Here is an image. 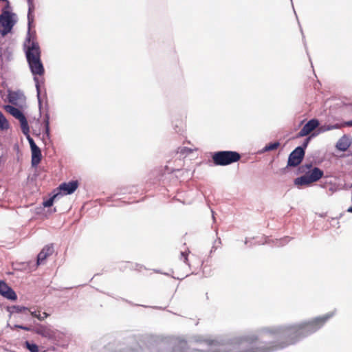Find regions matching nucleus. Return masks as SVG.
Returning <instances> with one entry per match:
<instances>
[{"label": "nucleus", "mask_w": 352, "mask_h": 352, "mask_svg": "<svg viewBox=\"0 0 352 352\" xmlns=\"http://www.w3.org/2000/svg\"><path fill=\"white\" fill-rule=\"evenodd\" d=\"M350 146V143L346 138H342L339 140L336 144V148L342 151H346Z\"/></svg>", "instance_id": "nucleus-14"}, {"label": "nucleus", "mask_w": 352, "mask_h": 352, "mask_svg": "<svg viewBox=\"0 0 352 352\" xmlns=\"http://www.w3.org/2000/svg\"><path fill=\"white\" fill-rule=\"evenodd\" d=\"M31 315L33 317L38 318L39 320H43L49 316V314L46 312L41 314L40 311H31Z\"/></svg>", "instance_id": "nucleus-17"}, {"label": "nucleus", "mask_w": 352, "mask_h": 352, "mask_svg": "<svg viewBox=\"0 0 352 352\" xmlns=\"http://www.w3.org/2000/svg\"><path fill=\"white\" fill-rule=\"evenodd\" d=\"M181 256L184 262L186 263L188 261V254L186 252H182Z\"/></svg>", "instance_id": "nucleus-24"}, {"label": "nucleus", "mask_w": 352, "mask_h": 352, "mask_svg": "<svg viewBox=\"0 0 352 352\" xmlns=\"http://www.w3.org/2000/svg\"><path fill=\"white\" fill-rule=\"evenodd\" d=\"M349 212H352V206L349 207L347 210Z\"/></svg>", "instance_id": "nucleus-28"}, {"label": "nucleus", "mask_w": 352, "mask_h": 352, "mask_svg": "<svg viewBox=\"0 0 352 352\" xmlns=\"http://www.w3.org/2000/svg\"><path fill=\"white\" fill-rule=\"evenodd\" d=\"M19 120L20 124H21V127L22 132L25 135H28V133L30 132V129H29V125H28V121H27V119H26L25 116H23Z\"/></svg>", "instance_id": "nucleus-15"}, {"label": "nucleus", "mask_w": 352, "mask_h": 352, "mask_svg": "<svg viewBox=\"0 0 352 352\" xmlns=\"http://www.w3.org/2000/svg\"><path fill=\"white\" fill-rule=\"evenodd\" d=\"M0 294L9 300H16L17 296L13 289L4 281H0Z\"/></svg>", "instance_id": "nucleus-10"}, {"label": "nucleus", "mask_w": 352, "mask_h": 352, "mask_svg": "<svg viewBox=\"0 0 352 352\" xmlns=\"http://www.w3.org/2000/svg\"><path fill=\"white\" fill-rule=\"evenodd\" d=\"M31 151H32V165L33 166H36L41 162V157H42L41 151L38 146L32 148Z\"/></svg>", "instance_id": "nucleus-12"}, {"label": "nucleus", "mask_w": 352, "mask_h": 352, "mask_svg": "<svg viewBox=\"0 0 352 352\" xmlns=\"http://www.w3.org/2000/svg\"><path fill=\"white\" fill-rule=\"evenodd\" d=\"M21 310L27 311V310H28V309H27L26 307H22V308L20 309V311H21Z\"/></svg>", "instance_id": "nucleus-29"}, {"label": "nucleus", "mask_w": 352, "mask_h": 352, "mask_svg": "<svg viewBox=\"0 0 352 352\" xmlns=\"http://www.w3.org/2000/svg\"><path fill=\"white\" fill-rule=\"evenodd\" d=\"M58 196V194L54 195L52 197L43 202L45 207H50L53 205L54 200Z\"/></svg>", "instance_id": "nucleus-21"}, {"label": "nucleus", "mask_w": 352, "mask_h": 352, "mask_svg": "<svg viewBox=\"0 0 352 352\" xmlns=\"http://www.w3.org/2000/svg\"><path fill=\"white\" fill-rule=\"evenodd\" d=\"M24 45L27 61L32 74L43 76L45 69L41 59V51L38 42L29 36Z\"/></svg>", "instance_id": "nucleus-2"}, {"label": "nucleus", "mask_w": 352, "mask_h": 352, "mask_svg": "<svg viewBox=\"0 0 352 352\" xmlns=\"http://www.w3.org/2000/svg\"><path fill=\"white\" fill-rule=\"evenodd\" d=\"M15 21L13 19V14L8 10H3L0 15V33L5 36L11 32Z\"/></svg>", "instance_id": "nucleus-5"}, {"label": "nucleus", "mask_w": 352, "mask_h": 352, "mask_svg": "<svg viewBox=\"0 0 352 352\" xmlns=\"http://www.w3.org/2000/svg\"><path fill=\"white\" fill-rule=\"evenodd\" d=\"M280 146V143L278 142H272V143H270L268 144H267L264 148H263V151H273V150H276Z\"/></svg>", "instance_id": "nucleus-18"}, {"label": "nucleus", "mask_w": 352, "mask_h": 352, "mask_svg": "<svg viewBox=\"0 0 352 352\" xmlns=\"http://www.w3.org/2000/svg\"><path fill=\"white\" fill-rule=\"evenodd\" d=\"M49 120H50L49 116L47 114H46L45 116V118H44L46 133L49 132Z\"/></svg>", "instance_id": "nucleus-22"}, {"label": "nucleus", "mask_w": 352, "mask_h": 352, "mask_svg": "<svg viewBox=\"0 0 352 352\" xmlns=\"http://www.w3.org/2000/svg\"><path fill=\"white\" fill-rule=\"evenodd\" d=\"M347 125L348 126H352V120L349 121L347 122Z\"/></svg>", "instance_id": "nucleus-27"}, {"label": "nucleus", "mask_w": 352, "mask_h": 352, "mask_svg": "<svg viewBox=\"0 0 352 352\" xmlns=\"http://www.w3.org/2000/svg\"><path fill=\"white\" fill-rule=\"evenodd\" d=\"M28 138V141H29L31 149L37 146L32 138H30L29 136Z\"/></svg>", "instance_id": "nucleus-23"}, {"label": "nucleus", "mask_w": 352, "mask_h": 352, "mask_svg": "<svg viewBox=\"0 0 352 352\" xmlns=\"http://www.w3.org/2000/svg\"><path fill=\"white\" fill-rule=\"evenodd\" d=\"M241 156L236 151H224L213 153L212 156L213 163L217 166H227L240 160Z\"/></svg>", "instance_id": "nucleus-4"}, {"label": "nucleus", "mask_w": 352, "mask_h": 352, "mask_svg": "<svg viewBox=\"0 0 352 352\" xmlns=\"http://www.w3.org/2000/svg\"><path fill=\"white\" fill-rule=\"evenodd\" d=\"M28 21H29V24H30L31 22L33 21L34 20V16L32 14V13L34 12V10H35V6L34 5V2H33V0H28Z\"/></svg>", "instance_id": "nucleus-16"}, {"label": "nucleus", "mask_w": 352, "mask_h": 352, "mask_svg": "<svg viewBox=\"0 0 352 352\" xmlns=\"http://www.w3.org/2000/svg\"><path fill=\"white\" fill-rule=\"evenodd\" d=\"M17 327L20 328L21 329L25 330V331H30V328H29L28 327L21 326V325H19V326H17Z\"/></svg>", "instance_id": "nucleus-26"}, {"label": "nucleus", "mask_w": 352, "mask_h": 352, "mask_svg": "<svg viewBox=\"0 0 352 352\" xmlns=\"http://www.w3.org/2000/svg\"><path fill=\"white\" fill-rule=\"evenodd\" d=\"M5 110L11 114L13 117L16 118L17 120H20L23 116H24L23 113L17 108L11 106V105H6L4 107Z\"/></svg>", "instance_id": "nucleus-13"}, {"label": "nucleus", "mask_w": 352, "mask_h": 352, "mask_svg": "<svg viewBox=\"0 0 352 352\" xmlns=\"http://www.w3.org/2000/svg\"><path fill=\"white\" fill-rule=\"evenodd\" d=\"M312 168V164H305L299 167L298 170L304 175L294 179V184L298 186H309L323 177L324 173L318 167Z\"/></svg>", "instance_id": "nucleus-3"}, {"label": "nucleus", "mask_w": 352, "mask_h": 352, "mask_svg": "<svg viewBox=\"0 0 352 352\" xmlns=\"http://www.w3.org/2000/svg\"><path fill=\"white\" fill-rule=\"evenodd\" d=\"M25 347L30 351V352H38V347L36 344H32L30 343L28 341H26L25 342Z\"/></svg>", "instance_id": "nucleus-19"}, {"label": "nucleus", "mask_w": 352, "mask_h": 352, "mask_svg": "<svg viewBox=\"0 0 352 352\" xmlns=\"http://www.w3.org/2000/svg\"><path fill=\"white\" fill-rule=\"evenodd\" d=\"M319 126V122L316 119L310 120L306 123L304 126L299 131L298 136L304 137L310 134Z\"/></svg>", "instance_id": "nucleus-9"}, {"label": "nucleus", "mask_w": 352, "mask_h": 352, "mask_svg": "<svg viewBox=\"0 0 352 352\" xmlns=\"http://www.w3.org/2000/svg\"><path fill=\"white\" fill-rule=\"evenodd\" d=\"M305 156L304 148L301 146L296 148L289 155L287 162L288 166H297L303 160Z\"/></svg>", "instance_id": "nucleus-6"}, {"label": "nucleus", "mask_w": 352, "mask_h": 352, "mask_svg": "<svg viewBox=\"0 0 352 352\" xmlns=\"http://www.w3.org/2000/svg\"><path fill=\"white\" fill-rule=\"evenodd\" d=\"M34 332L36 334L41 336L42 337L46 338L49 340H54L56 337V330L52 329L50 327L45 325H40L34 329Z\"/></svg>", "instance_id": "nucleus-7"}, {"label": "nucleus", "mask_w": 352, "mask_h": 352, "mask_svg": "<svg viewBox=\"0 0 352 352\" xmlns=\"http://www.w3.org/2000/svg\"><path fill=\"white\" fill-rule=\"evenodd\" d=\"M310 139H311V137L307 138L305 141V142L303 143V144H302V146L301 147H302L305 149L307 146Z\"/></svg>", "instance_id": "nucleus-25"}, {"label": "nucleus", "mask_w": 352, "mask_h": 352, "mask_svg": "<svg viewBox=\"0 0 352 352\" xmlns=\"http://www.w3.org/2000/svg\"><path fill=\"white\" fill-rule=\"evenodd\" d=\"M54 252V250L52 245H47L44 246L37 256L36 265L38 266L44 264L46 258L52 255Z\"/></svg>", "instance_id": "nucleus-8"}, {"label": "nucleus", "mask_w": 352, "mask_h": 352, "mask_svg": "<svg viewBox=\"0 0 352 352\" xmlns=\"http://www.w3.org/2000/svg\"><path fill=\"white\" fill-rule=\"evenodd\" d=\"M10 102H12V100L11 98H10Z\"/></svg>", "instance_id": "nucleus-30"}, {"label": "nucleus", "mask_w": 352, "mask_h": 352, "mask_svg": "<svg viewBox=\"0 0 352 352\" xmlns=\"http://www.w3.org/2000/svg\"><path fill=\"white\" fill-rule=\"evenodd\" d=\"M333 316V313H329L307 322L286 327L282 329L284 341L272 342L267 346H262L256 338H243V352H272L295 344L300 339L320 329Z\"/></svg>", "instance_id": "nucleus-1"}, {"label": "nucleus", "mask_w": 352, "mask_h": 352, "mask_svg": "<svg viewBox=\"0 0 352 352\" xmlns=\"http://www.w3.org/2000/svg\"><path fill=\"white\" fill-rule=\"evenodd\" d=\"M78 181H72L67 183H63L59 186V189L63 191L64 195H70L73 193L78 188Z\"/></svg>", "instance_id": "nucleus-11"}, {"label": "nucleus", "mask_w": 352, "mask_h": 352, "mask_svg": "<svg viewBox=\"0 0 352 352\" xmlns=\"http://www.w3.org/2000/svg\"><path fill=\"white\" fill-rule=\"evenodd\" d=\"M8 126V123L3 113L0 111V129H7Z\"/></svg>", "instance_id": "nucleus-20"}]
</instances>
